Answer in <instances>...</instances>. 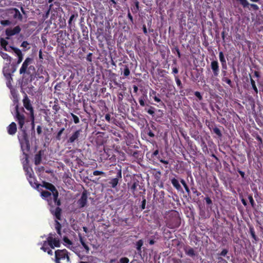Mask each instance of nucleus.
Instances as JSON below:
<instances>
[{
    "label": "nucleus",
    "mask_w": 263,
    "mask_h": 263,
    "mask_svg": "<svg viewBox=\"0 0 263 263\" xmlns=\"http://www.w3.org/2000/svg\"><path fill=\"white\" fill-rule=\"evenodd\" d=\"M3 73H4V76L5 77L6 79L7 80V79H11V80H12V74L11 72H8V73H7V69H6V67H4L3 68Z\"/></svg>",
    "instance_id": "nucleus-34"
},
{
    "label": "nucleus",
    "mask_w": 263,
    "mask_h": 263,
    "mask_svg": "<svg viewBox=\"0 0 263 263\" xmlns=\"http://www.w3.org/2000/svg\"><path fill=\"white\" fill-rule=\"evenodd\" d=\"M53 235L50 233L47 238V241L49 246L51 249H54V247H60V242L59 239L53 238Z\"/></svg>",
    "instance_id": "nucleus-14"
},
{
    "label": "nucleus",
    "mask_w": 263,
    "mask_h": 263,
    "mask_svg": "<svg viewBox=\"0 0 263 263\" xmlns=\"http://www.w3.org/2000/svg\"><path fill=\"white\" fill-rule=\"evenodd\" d=\"M23 105L24 107L29 111V115L30 117V120L31 121L32 128L34 129V114L33 108L31 103V101L30 99L28 98L27 95L25 93L24 96V98L23 100Z\"/></svg>",
    "instance_id": "nucleus-5"
},
{
    "label": "nucleus",
    "mask_w": 263,
    "mask_h": 263,
    "mask_svg": "<svg viewBox=\"0 0 263 263\" xmlns=\"http://www.w3.org/2000/svg\"><path fill=\"white\" fill-rule=\"evenodd\" d=\"M149 95V97H152L155 100V101L158 103H160L163 105H164V103L161 100V99L159 98L160 94L157 93L156 91L151 89L150 90Z\"/></svg>",
    "instance_id": "nucleus-17"
},
{
    "label": "nucleus",
    "mask_w": 263,
    "mask_h": 263,
    "mask_svg": "<svg viewBox=\"0 0 263 263\" xmlns=\"http://www.w3.org/2000/svg\"><path fill=\"white\" fill-rule=\"evenodd\" d=\"M211 68L212 70L214 77H218L219 73V66L217 60H214L211 62Z\"/></svg>",
    "instance_id": "nucleus-16"
},
{
    "label": "nucleus",
    "mask_w": 263,
    "mask_h": 263,
    "mask_svg": "<svg viewBox=\"0 0 263 263\" xmlns=\"http://www.w3.org/2000/svg\"><path fill=\"white\" fill-rule=\"evenodd\" d=\"M105 173L103 171L96 170L93 172V175L94 176L105 175Z\"/></svg>",
    "instance_id": "nucleus-51"
},
{
    "label": "nucleus",
    "mask_w": 263,
    "mask_h": 263,
    "mask_svg": "<svg viewBox=\"0 0 263 263\" xmlns=\"http://www.w3.org/2000/svg\"><path fill=\"white\" fill-rule=\"evenodd\" d=\"M127 17L129 18L131 24H134L133 17L129 9L128 10Z\"/></svg>",
    "instance_id": "nucleus-59"
},
{
    "label": "nucleus",
    "mask_w": 263,
    "mask_h": 263,
    "mask_svg": "<svg viewBox=\"0 0 263 263\" xmlns=\"http://www.w3.org/2000/svg\"><path fill=\"white\" fill-rule=\"evenodd\" d=\"M128 190L133 194L135 197L145 194V189L144 186L140 184L139 181L137 179H133L127 183Z\"/></svg>",
    "instance_id": "nucleus-1"
},
{
    "label": "nucleus",
    "mask_w": 263,
    "mask_h": 263,
    "mask_svg": "<svg viewBox=\"0 0 263 263\" xmlns=\"http://www.w3.org/2000/svg\"><path fill=\"white\" fill-rule=\"evenodd\" d=\"M78 15V14H76V15H74V14H72L71 15L70 18H69V20L68 21V24L69 25H70L71 24V22L72 21V20H73V18L75 17H77Z\"/></svg>",
    "instance_id": "nucleus-61"
},
{
    "label": "nucleus",
    "mask_w": 263,
    "mask_h": 263,
    "mask_svg": "<svg viewBox=\"0 0 263 263\" xmlns=\"http://www.w3.org/2000/svg\"><path fill=\"white\" fill-rule=\"evenodd\" d=\"M122 179V171L121 169L118 170L116 176L114 178H110L108 179V182L106 184L103 185V186L104 187H111V188H116L118 184H119V182L120 180Z\"/></svg>",
    "instance_id": "nucleus-6"
},
{
    "label": "nucleus",
    "mask_w": 263,
    "mask_h": 263,
    "mask_svg": "<svg viewBox=\"0 0 263 263\" xmlns=\"http://www.w3.org/2000/svg\"><path fill=\"white\" fill-rule=\"evenodd\" d=\"M8 133L10 135H14L17 131L16 124L12 122L7 128Z\"/></svg>",
    "instance_id": "nucleus-20"
},
{
    "label": "nucleus",
    "mask_w": 263,
    "mask_h": 263,
    "mask_svg": "<svg viewBox=\"0 0 263 263\" xmlns=\"http://www.w3.org/2000/svg\"><path fill=\"white\" fill-rule=\"evenodd\" d=\"M147 95L146 92L143 93V95L139 98V100L145 101L147 99Z\"/></svg>",
    "instance_id": "nucleus-62"
},
{
    "label": "nucleus",
    "mask_w": 263,
    "mask_h": 263,
    "mask_svg": "<svg viewBox=\"0 0 263 263\" xmlns=\"http://www.w3.org/2000/svg\"><path fill=\"white\" fill-rule=\"evenodd\" d=\"M191 190L194 194H195L197 197L201 195V193L198 192L197 189L195 187H192Z\"/></svg>",
    "instance_id": "nucleus-57"
},
{
    "label": "nucleus",
    "mask_w": 263,
    "mask_h": 263,
    "mask_svg": "<svg viewBox=\"0 0 263 263\" xmlns=\"http://www.w3.org/2000/svg\"><path fill=\"white\" fill-rule=\"evenodd\" d=\"M87 192L84 190L82 194L81 198L77 201V204L79 208L81 209L85 207L87 203Z\"/></svg>",
    "instance_id": "nucleus-11"
},
{
    "label": "nucleus",
    "mask_w": 263,
    "mask_h": 263,
    "mask_svg": "<svg viewBox=\"0 0 263 263\" xmlns=\"http://www.w3.org/2000/svg\"><path fill=\"white\" fill-rule=\"evenodd\" d=\"M171 183L172 184L173 187L177 190L178 191L183 192L182 188L181 187L179 181L176 179L175 178H173L171 180Z\"/></svg>",
    "instance_id": "nucleus-22"
},
{
    "label": "nucleus",
    "mask_w": 263,
    "mask_h": 263,
    "mask_svg": "<svg viewBox=\"0 0 263 263\" xmlns=\"http://www.w3.org/2000/svg\"><path fill=\"white\" fill-rule=\"evenodd\" d=\"M15 120L18 122V128L21 130L26 129L24 127L26 118L24 114H21L18 110V106L17 104L15 107Z\"/></svg>",
    "instance_id": "nucleus-8"
},
{
    "label": "nucleus",
    "mask_w": 263,
    "mask_h": 263,
    "mask_svg": "<svg viewBox=\"0 0 263 263\" xmlns=\"http://www.w3.org/2000/svg\"><path fill=\"white\" fill-rule=\"evenodd\" d=\"M21 30V28L19 26L14 27L13 29L7 28L6 29L5 33L6 35V39L9 40V37L17 34H18Z\"/></svg>",
    "instance_id": "nucleus-12"
},
{
    "label": "nucleus",
    "mask_w": 263,
    "mask_h": 263,
    "mask_svg": "<svg viewBox=\"0 0 263 263\" xmlns=\"http://www.w3.org/2000/svg\"><path fill=\"white\" fill-rule=\"evenodd\" d=\"M49 210L50 213L55 217V229H62L61 224L59 221L62 220V209L60 207L51 206Z\"/></svg>",
    "instance_id": "nucleus-4"
},
{
    "label": "nucleus",
    "mask_w": 263,
    "mask_h": 263,
    "mask_svg": "<svg viewBox=\"0 0 263 263\" xmlns=\"http://www.w3.org/2000/svg\"><path fill=\"white\" fill-rule=\"evenodd\" d=\"M80 130L75 131L69 138L67 140V143H73L78 140L80 135Z\"/></svg>",
    "instance_id": "nucleus-18"
},
{
    "label": "nucleus",
    "mask_w": 263,
    "mask_h": 263,
    "mask_svg": "<svg viewBox=\"0 0 263 263\" xmlns=\"http://www.w3.org/2000/svg\"><path fill=\"white\" fill-rule=\"evenodd\" d=\"M250 78V83L252 86V89L254 90L255 93L257 95L258 92V89L256 86L255 81L252 79L251 74H249Z\"/></svg>",
    "instance_id": "nucleus-30"
},
{
    "label": "nucleus",
    "mask_w": 263,
    "mask_h": 263,
    "mask_svg": "<svg viewBox=\"0 0 263 263\" xmlns=\"http://www.w3.org/2000/svg\"><path fill=\"white\" fill-rule=\"evenodd\" d=\"M181 224V219L177 211H173L168 216L166 221V226L171 229L178 228Z\"/></svg>",
    "instance_id": "nucleus-2"
},
{
    "label": "nucleus",
    "mask_w": 263,
    "mask_h": 263,
    "mask_svg": "<svg viewBox=\"0 0 263 263\" xmlns=\"http://www.w3.org/2000/svg\"><path fill=\"white\" fill-rule=\"evenodd\" d=\"M21 131V133H19L18 135V139L21 144V149L23 151V153H26L25 152H28L30 149L28 136L26 129H23V130Z\"/></svg>",
    "instance_id": "nucleus-3"
},
{
    "label": "nucleus",
    "mask_w": 263,
    "mask_h": 263,
    "mask_svg": "<svg viewBox=\"0 0 263 263\" xmlns=\"http://www.w3.org/2000/svg\"><path fill=\"white\" fill-rule=\"evenodd\" d=\"M194 95L199 99V101H201L203 99L202 96L200 92L195 91L194 92Z\"/></svg>",
    "instance_id": "nucleus-55"
},
{
    "label": "nucleus",
    "mask_w": 263,
    "mask_h": 263,
    "mask_svg": "<svg viewBox=\"0 0 263 263\" xmlns=\"http://www.w3.org/2000/svg\"><path fill=\"white\" fill-rule=\"evenodd\" d=\"M52 109L55 112H58L60 109V107L58 103H55V104L52 106Z\"/></svg>",
    "instance_id": "nucleus-56"
},
{
    "label": "nucleus",
    "mask_w": 263,
    "mask_h": 263,
    "mask_svg": "<svg viewBox=\"0 0 263 263\" xmlns=\"http://www.w3.org/2000/svg\"><path fill=\"white\" fill-rule=\"evenodd\" d=\"M201 146L202 147V149L203 152H205V151H208L207 145L203 139L201 140Z\"/></svg>",
    "instance_id": "nucleus-45"
},
{
    "label": "nucleus",
    "mask_w": 263,
    "mask_h": 263,
    "mask_svg": "<svg viewBox=\"0 0 263 263\" xmlns=\"http://www.w3.org/2000/svg\"><path fill=\"white\" fill-rule=\"evenodd\" d=\"M42 151H40L34 156V164L36 165L40 164L42 161Z\"/></svg>",
    "instance_id": "nucleus-25"
},
{
    "label": "nucleus",
    "mask_w": 263,
    "mask_h": 263,
    "mask_svg": "<svg viewBox=\"0 0 263 263\" xmlns=\"http://www.w3.org/2000/svg\"><path fill=\"white\" fill-rule=\"evenodd\" d=\"M71 117H72L73 119V122L74 123L76 124H78L80 122V120H79V118L78 116H77L76 115H75L74 114H73V113H71L70 114Z\"/></svg>",
    "instance_id": "nucleus-47"
},
{
    "label": "nucleus",
    "mask_w": 263,
    "mask_h": 263,
    "mask_svg": "<svg viewBox=\"0 0 263 263\" xmlns=\"http://www.w3.org/2000/svg\"><path fill=\"white\" fill-rule=\"evenodd\" d=\"M135 6L131 7V10L134 13H137L139 10V2L137 0L134 1Z\"/></svg>",
    "instance_id": "nucleus-29"
},
{
    "label": "nucleus",
    "mask_w": 263,
    "mask_h": 263,
    "mask_svg": "<svg viewBox=\"0 0 263 263\" xmlns=\"http://www.w3.org/2000/svg\"><path fill=\"white\" fill-rule=\"evenodd\" d=\"M146 200L145 197H143L141 205V209L144 210L145 209Z\"/></svg>",
    "instance_id": "nucleus-52"
},
{
    "label": "nucleus",
    "mask_w": 263,
    "mask_h": 263,
    "mask_svg": "<svg viewBox=\"0 0 263 263\" xmlns=\"http://www.w3.org/2000/svg\"><path fill=\"white\" fill-rule=\"evenodd\" d=\"M32 61V59L30 58H27L24 62H23L20 69V73L23 74L27 73L28 74L31 73V71L32 70L33 72L35 71V68L33 66H30L28 67L29 64H30Z\"/></svg>",
    "instance_id": "nucleus-7"
},
{
    "label": "nucleus",
    "mask_w": 263,
    "mask_h": 263,
    "mask_svg": "<svg viewBox=\"0 0 263 263\" xmlns=\"http://www.w3.org/2000/svg\"><path fill=\"white\" fill-rule=\"evenodd\" d=\"M222 81L227 83L231 87H233V83L232 81L228 77H222Z\"/></svg>",
    "instance_id": "nucleus-37"
},
{
    "label": "nucleus",
    "mask_w": 263,
    "mask_h": 263,
    "mask_svg": "<svg viewBox=\"0 0 263 263\" xmlns=\"http://www.w3.org/2000/svg\"><path fill=\"white\" fill-rule=\"evenodd\" d=\"M213 132L215 134H216L219 137H221L222 136V134L220 130L217 127H215L213 128Z\"/></svg>",
    "instance_id": "nucleus-46"
},
{
    "label": "nucleus",
    "mask_w": 263,
    "mask_h": 263,
    "mask_svg": "<svg viewBox=\"0 0 263 263\" xmlns=\"http://www.w3.org/2000/svg\"><path fill=\"white\" fill-rule=\"evenodd\" d=\"M63 241L64 242V245L65 246H66L68 248L74 251L72 248V241L66 236H64L63 239Z\"/></svg>",
    "instance_id": "nucleus-27"
},
{
    "label": "nucleus",
    "mask_w": 263,
    "mask_h": 263,
    "mask_svg": "<svg viewBox=\"0 0 263 263\" xmlns=\"http://www.w3.org/2000/svg\"><path fill=\"white\" fill-rule=\"evenodd\" d=\"M219 60H220L221 64H224V63H227V61L224 58V55L223 52H222V51L219 52Z\"/></svg>",
    "instance_id": "nucleus-36"
},
{
    "label": "nucleus",
    "mask_w": 263,
    "mask_h": 263,
    "mask_svg": "<svg viewBox=\"0 0 263 263\" xmlns=\"http://www.w3.org/2000/svg\"><path fill=\"white\" fill-rule=\"evenodd\" d=\"M181 16V18H180L179 23L180 26L182 27V26H186V20L185 16L184 14H182Z\"/></svg>",
    "instance_id": "nucleus-40"
},
{
    "label": "nucleus",
    "mask_w": 263,
    "mask_h": 263,
    "mask_svg": "<svg viewBox=\"0 0 263 263\" xmlns=\"http://www.w3.org/2000/svg\"><path fill=\"white\" fill-rule=\"evenodd\" d=\"M11 13L13 14V17L14 19H17L19 21H22L23 16L20 13V11L16 8L12 9Z\"/></svg>",
    "instance_id": "nucleus-23"
},
{
    "label": "nucleus",
    "mask_w": 263,
    "mask_h": 263,
    "mask_svg": "<svg viewBox=\"0 0 263 263\" xmlns=\"http://www.w3.org/2000/svg\"><path fill=\"white\" fill-rule=\"evenodd\" d=\"M53 197V201L54 202H55L57 201V200H60V199L58 198L59 197V192L58 191L54 192V193H52Z\"/></svg>",
    "instance_id": "nucleus-48"
},
{
    "label": "nucleus",
    "mask_w": 263,
    "mask_h": 263,
    "mask_svg": "<svg viewBox=\"0 0 263 263\" xmlns=\"http://www.w3.org/2000/svg\"><path fill=\"white\" fill-rule=\"evenodd\" d=\"M27 180L31 186L35 189H37L40 186V184L37 183L34 175L28 177Z\"/></svg>",
    "instance_id": "nucleus-21"
},
{
    "label": "nucleus",
    "mask_w": 263,
    "mask_h": 263,
    "mask_svg": "<svg viewBox=\"0 0 263 263\" xmlns=\"http://www.w3.org/2000/svg\"><path fill=\"white\" fill-rule=\"evenodd\" d=\"M175 51L177 53V55H178V58H181V53H180L179 49L177 46L175 47L173 49H172L173 52L175 53Z\"/></svg>",
    "instance_id": "nucleus-49"
},
{
    "label": "nucleus",
    "mask_w": 263,
    "mask_h": 263,
    "mask_svg": "<svg viewBox=\"0 0 263 263\" xmlns=\"http://www.w3.org/2000/svg\"><path fill=\"white\" fill-rule=\"evenodd\" d=\"M0 55L4 60H6L8 61L9 63L11 61V58L7 53L0 51Z\"/></svg>",
    "instance_id": "nucleus-31"
},
{
    "label": "nucleus",
    "mask_w": 263,
    "mask_h": 263,
    "mask_svg": "<svg viewBox=\"0 0 263 263\" xmlns=\"http://www.w3.org/2000/svg\"><path fill=\"white\" fill-rule=\"evenodd\" d=\"M154 109L155 108L153 107L150 106L149 108L146 110V111L148 114L153 116L155 114Z\"/></svg>",
    "instance_id": "nucleus-54"
},
{
    "label": "nucleus",
    "mask_w": 263,
    "mask_h": 263,
    "mask_svg": "<svg viewBox=\"0 0 263 263\" xmlns=\"http://www.w3.org/2000/svg\"><path fill=\"white\" fill-rule=\"evenodd\" d=\"M229 252L228 249H223L222 250L217 254V263H228V261L224 259L223 257H226Z\"/></svg>",
    "instance_id": "nucleus-13"
},
{
    "label": "nucleus",
    "mask_w": 263,
    "mask_h": 263,
    "mask_svg": "<svg viewBox=\"0 0 263 263\" xmlns=\"http://www.w3.org/2000/svg\"><path fill=\"white\" fill-rule=\"evenodd\" d=\"M129 259L127 257H122L118 263H128Z\"/></svg>",
    "instance_id": "nucleus-53"
},
{
    "label": "nucleus",
    "mask_w": 263,
    "mask_h": 263,
    "mask_svg": "<svg viewBox=\"0 0 263 263\" xmlns=\"http://www.w3.org/2000/svg\"><path fill=\"white\" fill-rule=\"evenodd\" d=\"M175 79L176 82V84L179 88L181 89L183 88V86L181 83V80L179 79L178 77L177 76H175Z\"/></svg>",
    "instance_id": "nucleus-42"
},
{
    "label": "nucleus",
    "mask_w": 263,
    "mask_h": 263,
    "mask_svg": "<svg viewBox=\"0 0 263 263\" xmlns=\"http://www.w3.org/2000/svg\"><path fill=\"white\" fill-rule=\"evenodd\" d=\"M248 199L249 200V201L250 202V204L251 205V206L253 208L254 207L255 204V202L254 201V199H253V196L252 195H249L248 196Z\"/></svg>",
    "instance_id": "nucleus-50"
},
{
    "label": "nucleus",
    "mask_w": 263,
    "mask_h": 263,
    "mask_svg": "<svg viewBox=\"0 0 263 263\" xmlns=\"http://www.w3.org/2000/svg\"><path fill=\"white\" fill-rule=\"evenodd\" d=\"M249 230H250V234H251L252 237L255 241H256L257 240L258 238L256 236V235H255V231H254V229L253 227V226L249 227Z\"/></svg>",
    "instance_id": "nucleus-33"
},
{
    "label": "nucleus",
    "mask_w": 263,
    "mask_h": 263,
    "mask_svg": "<svg viewBox=\"0 0 263 263\" xmlns=\"http://www.w3.org/2000/svg\"><path fill=\"white\" fill-rule=\"evenodd\" d=\"M24 155L25 156V160L23 162V169L26 173L27 178L34 175L33 171L31 167H30L28 165L29 160L28 155L27 153H24Z\"/></svg>",
    "instance_id": "nucleus-10"
},
{
    "label": "nucleus",
    "mask_w": 263,
    "mask_h": 263,
    "mask_svg": "<svg viewBox=\"0 0 263 263\" xmlns=\"http://www.w3.org/2000/svg\"><path fill=\"white\" fill-rule=\"evenodd\" d=\"M11 92L13 98V102L15 103H17L18 102V99L17 93L14 90H11Z\"/></svg>",
    "instance_id": "nucleus-39"
},
{
    "label": "nucleus",
    "mask_w": 263,
    "mask_h": 263,
    "mask_svg": "<svg viewBox=\"0 0 263 263\" xmlns=\"http://www.w3.org/2000/svg\"><path fill=\"white\" fill-rule=\"evenodd\" d=\"M42 187H45L47 190H49L52 192V193L54 192L58 191L56 187L52 184L49 182H47L46 181H43L42 184L41 185Z\"/></svg>",
    "instance_id": "nucleus-19"
},
{
    "label": "nucleus",
    "mask_w": 263,
    "mask_h": 263,
    "mask_svg": "<svg viewBox=\"0 0 263 263\" xmlns=\"http://www.w3.org/2000/svg\"><path fill=\"white\" fill-rule=\"evenodd\" d=\"M121 70L123 71V75L125 77H127L130 75V72L128 65H123V68H121Z\"/></svg>",
    "instance_id": "nucleus-28"
},
{
    "label": "nucleus",
    "mask_w": 263,
    "mask_h": 263,
    "mask_svg": "<svg viewBox=\"0 0 263 263\" xmlns=\"http://www.w3.org/2000/svg\"><path fill=\"white\" fill-rule=\"evenodd\" d=\"M48 243L47 240L44 241L42 247H41V249L43 250L44 252H46V251L49 249L48 247Z\"/></svg>",
    "instance_id": "nucleus-44"
},
{
    "label": "nucleus",
    "mask_w": 263,
    "mask_h": 263,
    "mask_svg": "<svg viewBox=\"0 0 263 263\" xmlns=\"http://www.w3.org/2000/svg\"><path fill=\"white\" fill-rule=\"evenodd\" d=\"M143 242L142 239H140L137 242V243H136L137 247L136 248H137V250L138 251L141 252V247L143 245Z\"/></svg>",
    "instance_id": "nucleus-41"
},
{
    "label": "nucleus",
    "mask_w": 263,
    "mask_h": 263,
    "mask_svg": "<svg viewBox=\"0 0 263 263\" xmlns=\"http://www.w3.org/2000/svg\"><path fill=\"white\" fill-rule=\"evenodd\" d=\"M204 200H205L206 204L211 205L212 204V200L209 197H205Z\"/></svg>",
    "instance_id": "nucleus-60"
},
{
    "label": "nucleus",
    "mask_w": 263,
    "mask_h": 263,
    "mask_svg": "<svg viewBox=\"0 0 263 263\" xmlns=\"http://www.w3.org/2000/svg\"><path fill=\"white\" fill-rule=\"evenodd\" d=\"M158 160L160 161V162L164 163L165 164H168V161L165 160L162 158H161L159 156L157 157Z\"/></svg>",
    "instance_id": "nucleus-58"
},
{
    "label": "nucleus",
    "mask_w": 263,
    "mask_h": 263,
    "mask_svg": "<svg viewBox=\"0 0 263 263\" xmlns=\"http://www.w3.org/2000/svg\"><path fill=\"white\" fill-rule=\"evenodd\" d=\"M185 254L191 257H194L196 255V253L193 248L189 247L184 249Z\"/></svg>",
    "instance_id": "nucleus-26"
},
{
    "label": "nucleus",
    "mask_w": 263,
    "mask_h": 263,
    "mask_svg": "<svg viewBox=\"0 0 263 263\" xmlns=\"http://www.w3.org/2000/svg\"><path fill=\"white\" fill-rule=\"evenodd\" d=\"M240 4L243 6V8L248 7L250 4L248 3L247 0H238Z\"/></svg>",
    "instance_id": "nucleus-43"
},
{
    "label": "nucleus",
    "mask_w": 263,
    "mask_h": 263,
    "mask_svg": "<svg viewBox=\"0 0 263 263\" xmlns=\"http://www.w3.org/2000/svg\"><path fill=\"white\" fill-rule=\"evenodd\" d=\"M41 195L43 199L47 201L49 209L51 208V206H55L51 200V193L50 192L47 191H42L41 193Z\"/></svg>",
    "instance_id": "nucleus-15"
},
{
    "label": "nucleus",
    "mask_w": 263,
    "mask_h": 263,
    "mask_svg": "<svg viewBox=\"0 0 263 263\" xmlns=\"http://www.w3.org/2000/svg\"><path fill=\"white\" fill-rule=\"evenodd\" d=\"M13 51L18 57V60L17 63L18 64L22 62L23 59V55L22 53V51L18 48H14Z\"/></svg>",
    "instance_id": "nucleus-24"
},
{
    "label": "nucleus",
    "mask_w": 263,
    "mask_h": 263,
    "mask_svg": "<svg viewBox=\"0 0 263 263\" xmlns=\"http://www.w3.org/2000/svg\"><path fill=\"white\" fill-rule=\"evenodd\" d=\"M237 172L239 173V174L240 175L242 178L245 179V173L244 172L241 171L240 169L238 168Z\"/></svg>",
    "instance_id": "nucleus-64"
},
{
    "label": "nucleus",
    "mask_w": 263,
    "mask_h": 263,
    "mask_svg": "<svg viewBox=\"0 0 263 263\" xmlns=\"http://www.w3.org/2000/svg\"><path fill=\"white\" fill-rule=\"evenodd\" d=\"M81 29H82V32L83 35L84 36V39H88V29H87V27L83 26H82Z\"/></svg>",
    "instance_id": "nucleus-32"
},
{
    "label": "nucleus",
    "mask_w": 263,
    "mask_h": 263,
    "mask_svg": "<svg viewBox=\"0 0 263 263\" xmlns=\"http://www.w3.org/2000/svg\"><path fill=\"white\" fill-rule=\"evenodd\" d=\"M56 263H61V260L66 259L67 261H70V258L68 255V251L66 249L58 250L55 252Z\"/></svg>",
    "instance_id": "nucleus-9"
},
{
    "label": "nucleus",
    "mask_w": 263,
    "mask_h": 263,
    "mask_svg": "<svg viewBox=\"0 0 263 263\" xmlns=\"http://www.w3.org/2000/svg\"><path fill=\"white\" fill-rule=\"evenodd\" d=\"M0 43L1 46L3 49H5L6 47H7L8 44V42L6 39L2 37L0 39Z\"/></svg>",
    "instance_id": "nucleus-35"
},
{
    "label": "nucleus",
    "mask_w": 263,
    "mask_h": 263,
    "mask_svg": "<svg viewBox=\"0 0 263 263\" xmlns=\"http://www.w3.org/2000/svg\"><path fill=\"white\" fill-rule=\"evenodd\" d=\"M12 81V80H11L9 79L7 80V83H6L7 86L10 89H11V88H12V84H11Z\"/></svg>",
    "instance_id": "nucleus-63"
},
{
    "label": "nucleus",
    "mask_w": 263,
    "mask_h": 263,
    "mask_svg": "<svg viewBox=\"0 0 263 263\" xmlns=\"http://www.w3.org/2000/svg\"><path fill=\"white\" fill-rule=\"evenodd\" d=\"M65 130V128L63 127V128H62L57 133L56 136H55V139L57 140H61V135L62 134H63V132Z\"/></svg>",
    "instance_id": "nucleus-38"
}]
</instances>
